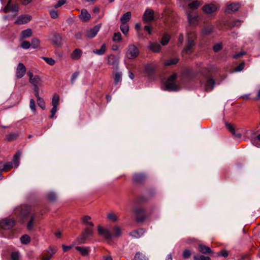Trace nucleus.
<instances>
[{"instance_id":"nucleus-1","label":"nucleus","mask_w":260,"mask_h":260,"mask_svg":"<svg viewBox=\"0 0 260 260\" xmlns=\"http://www.w3.org/2000/svg\"><path fill=\"white\" fill-rule=\"evenodd\" d=\"M176 75L173 74L166 81L164 87L165 90L170 91H176L179 89V87L176 84Z\"/></svg>"},{"instance_id":"nucleus-2","label":"nucleus","mask_w":260,"mask_h":260,"mask_svg":"<svg viewBox=\"0 0 260 260\" xmlns=\"http://www.w3.org/2000/svg\"><path fill=\"white\" fill-rule=\"evenodd\" d=\"M29 212V209L26 205H22L14 209V213L15 216L20 218V219H23L27 215Z\"/></svg>"},{"instance_id":"nucleus-3","label":"nucleus","mask_w":260,"mask_h":260,"mask_svg":"<svg viewBox=\"0 0 260 260\" xmlns=\"http://www.w3.org/2000/svg\"><path fill=\"white\" fill-rule=\"evenodd\" d=\"M139 54V49L134 44L129 45L125 53L126 57L129 59L136 58Z\"/></svg>"},{"instance_id":"nucleus-4","label":"nucleus","mask_w":260,"mask_h":260,"mask_svg":"<svg viewBox=\"0 0 260 260\" xmlns=\"http://www.w3.org/2000/svg\"><path fill=\"white\" fill-rule=\"evenodd\" d=\"M56 251L57 249L56 247L49 246L43 252L40 257L41 260H51Z\"/></svg>"},{"instance_id":"nucleus-5","label":"nucleus","mask_w":260,"mask_h":260,"mask_svg":"<svg viewBox=\"0 0 260 260\" xmlns=\"http://www.w3.org/2000/svg\"><path fill=\"white\" fill-rule=\"evenodd\" d=\"M195 37L193 35H188L185 46L184 47L183 52L189 54L192 51V47L195 45Z\"/></svg>"},{"instance_id":"nucleus-6","label":"nucleus","mask_w":260,"mask_h":260,"mask_svg":"<svg viewBox=\"0 0 260 260\" xmlns=\"http://www.w3.org/2000/svg\"><path fill=\"white\" fill-rule=\"evenodd\" d=\"M93 234V229L91 228H85L80 237L77 238L79 243H84L85 241L89 237L92 236Z\"/></svg>"},{"instance_id":"nucleus-7","label":"nucleus","mask_w":260,"mask_h":260,"mask_svg":"<svg viewBox=\"0 0 260 260\" xmlns=\"http://www.w3.org/2000/svg\"><path fill=\"white\" fill-rule=\"evenodd\" d=\"M29 76V82L34 86V87H39L42 84V80L41 78L38 76H34L32 72L28 73Z\"/></svg>"},{"instance_id":"nucleus-8","label":"nucleus","mask_w":260,"mask_h":260,"mask_svg":"<svg viewBox=\"0 0 260 260\" xmlns=\"http://www.w3.org/2000/svg\"><path fill=\"white\" fill-rule=\"evenodd\" d=\"M187 15L189 23L191 26L197 25L201 20L200 16L197 14H193L192 12H187Z\"/></svg>"},{"instance_id":"nucleus-9","label":"nucleus","mask_w":260,"mask_h":260,"mask_svg":"<svg viewBox=\"0 0 260 260\" xmlns=\"http://www.w3.org/2000/svg\"><path fill=\"white\" fill-rule=\"evenodd\" d=\"M15 224L14 220L11 218H5L0 221V227L5 230H9L14 226Z\"/></svg>"},{"instance_id":"nucleus-10","label":"nucleus","mask_w":260,"mask_h":260,"mask_svg":"<svg viewBox=\"0 0 260 260\" xmlns=\"http://www.w3.org/2000/svg\"><path fill=\"white\" fill-rule=\"evenodd\" d=\"M101 27V24H98L92 28H90L86 30L85 32V36L86 38L91 39L96 36L98 32L100 31Z\"/></svg>"},{"instance_id":"nucleus-11","label":"nucleus","mask_w":260,"mask_h":260,"mask_svg":"<svg viewBox=\"0 0 260 260\" xmlns=\"http://www.w3.org/2000/svg\"><path fill=\"white\" fill-rule=\"evenodd\" d=\"M19 10V6L12 3V0H9L6 6L4 8L5 13L17 12Z\"/></svg>"},{"instance_id":"nucleus-12","label":"nucleus","mask_w":260,"mask_h":260,"mask_svg":"<svg viewBox=\"0 0 260 260\" xmlns=\"http://www.w3.org/2000/svg\"><path fill=\"white\" fill-rule=\"evenodd\" d=\"M26 68L22 63H19L16 68V77L18 78H22L26 73Z\"/></svg>"},{"instance_id":"nucleus-13","label":"nucleus","mask_w":260,"mask_h":260,"mask_svg":"<svg viewBox=\"0 0 260 260\" xmlns=\"http://www.w3.org/2000/svg\"><path fill=\"white\" fill-rule=\"evenodd\" d=\"M143 19L145 22L152 21L154 19L153 10L151 9H146L143 14Z\"/></svg>"},{"instance_id":"nucleus-14","label":"nucleus","mask_w":260,"mask_h":260,"mask_svg":"<svg viewBox=\"0 0 260 260\" xmlns=\"http://www.w3.org/2000/svg\"><path fill=\"white\" fill-rule=\"evenodd\" d=\"M51 41L53 45L57 47H60L62 45V38L61 36L56 33L52 35Z\"/></svg>"},{"instance_id":"nucleus-15","label":"nucleus","mask_w":260,"mask_h":260,"mask_svg":"<svg viewBox=\"0 0 260 260\" xmlns=\"http://www.w3.org/2000/svg\"><path fill=\"white\" fill-rule=\"evenodd\" d=\"M106 60L107 61V63L109 65L113 66L115 67H117L119 61L118 58L115 56L114 55L111 54L108 55L106 57Z\"/></svg>"},{"instance_id":"nucleus-16","label":"nucleus","mask_w":260,"mask_h":260,"mask_svg":"<svg viewBox=\"0 0 260 260\" xmlns=\"http://www.w3.org/2000/svg\"><path fill=\"white\" fill-rule=\"evenodd\" d=\"M98 230L100 235L103 236L107 240L111 239L112 235L109 230L103 229L102 227L99 226Z\"/></svg>"},{"instance_id":"nucleus-17","label":"nucleus","mask_w":260,"mask_h":260,"mask_svg":"<svg viewBox=\"0 0 260 260\" xmlns=\"http://www.w3.org/2000/svg\"><path fill=\"white\" fill-rule=\"evenodd\" d=\"M202 10L206 14H210L215 12L217 10V7L215 5L210 4L205 5L202 8Z\"/></svg>"},{"instance_id":"nucleus-18","label":"nucleus","mask_w":260,"mask_h":260,"mask_svg":"<svg viewBox=\"0 0 260 260\" xmlns=\"http://www.w3.org/2000/svg\"><path fill=\"white\" fill-rule=\"evenodd\" d=\"M30 16L28 15H21L18 17L15 23L18 24L26 23L30 20Z\"/></svg>"},{"instance_id":"nucleus-19","label":"nucleus","mask_w":260,"mask_h":260,"mask_svg":"<svg viewBox=\"0 0 260 260\" xmlns=\"http://www.w3.org/2000/svg\"><path fill=\"white\" fill-rule=\"evenodd\" d=\"M240 8L239 4H231L228 5L226 9L225 10L226 13H231L237 11Z\"/></svg>"},{"instance_id":"nucleus-20","label":"nucleus","mask_w":260,"mask_h":260,"mask_svg":"<svg viewBox=\"0 0 260 260\" xmlns=\"http://www.w3.org/2000/svg\"><path fill=\"white\" fill-rule=\"evenodd\" d=\"M82 21L84 22H87L91 18L90 14L87 12L86 9H82L81 11L80 15L79 16Z\"/></svg>"},{"instance_id":"nucleus-21","label":"nucleus","mask_w":260,"mask_h":260,"mask_svg":"<svg viewBox=\"0 0 260 260\" xmlns=\"http://www.w3.org/2000/svg\"><path fill=\"white\" fill-rule=\"evenodd\" d=\"M148 47L154 52H159L161 48L160 44L156 42H150Z\"/></svg>"},{"instance_id":"nucleus-22","label":"nucleus","mask_w":260,"mask_h":260,"mask_svg":"<svg viewBox=\"0 0 260 260\" xmlns=\"http://www.w3.org/2000/svg\"><path fill=\"white\" fill-rule=\"evenodd\" d=\"M199 250L201 253L205 254L211 253L212 252L210 247L203 244L199 245Z\"/></svg>"},{"instance_id":"nucleus-23","label":"nucleus","mask_w":260,"mask_h":260,"mask_svg":"<svg viewBox=\"0 0 260 260\" xmlns=\"http://www.w3.org/2000/svg\"><path fill=\"white\" fill-rule=\"evenodd\" d=\"M32 34V30L30 28H27L23 30L20 35V40H22L24 39L30 37Z\"/></svg>"},{"instance_id":"nucleus-24","label":"nucleus","mask_w":260,"mask_h":260,"mask_svg":"<svg viewBox=\"0 0 260 260\" xmlns=\"http://www.w3.org/2000/svg\"><path fill=\"white\" fill-rule=\"evenodd\" d=\"M82 50L80 49H75L71 55V57L74 60L79 59L82 55Z\"/></svg>"},{"instance_id":"nucleus-25","label":"nucleus","mask_w":260,"mask_h":260,"mask_svg":"<svg viewBox=\"0 0 260 260\" xmlns=\"http://www.w3.org/2000/svg\"><path fill=\"white\" fill-rule=\"evenodd\" d=\"M21 154V152L18 151L14 155L12 163L14 168H17L19 165Z\"/></svg>"},{"instance_id":"nucleus-26","label":"nucleus","mask_w":260,"mask_h":260,"mask_svg":"<svg viewBox=\"0 0 260 260\" xmlns=\"http://www.w3.org/2000/svg\"><path fill=\"white\" fill-rule=\"evenodd\" d=\"M215 85V81L211 78L208 80L206 86H205V89L206 91H211L212 90Z\"/></svg>"},{"instance_id":"nucleus-27","label":"nucleus","mask_w":260,"mask_h":260,"mask_svg":"<svg viewBox=\"0 0 260 260\" xmlns=\"http://www.w3.org/2000/svg\"><path fill=\"white\" fill-rule=\"evenodd\" d=\"M75 248L83 256H86L88 254L89 249L88 247H84V246H77V247H76Z\"/></svg>"},{"instance_id":"nucleus-28","label":"nucleus","mask_w":260,"mask_h":260,"mask_svg":"<svg viewBox=\"0 0 260 260\" xmlns=\"http://www.w3.org/2000/svg\"><path fill=\"white\" fill-rule=\"evenodd\" d=\"M132 13L131 12H127L124 14L120 18L121 23H127L131 18Z\"/></svg>"},{"instance_id":"nucleus-29","label":"nucleus","mask_w":260,"mask_h":260,"mask_svg":"<svg viewBox=\"0 0 260 260\" xmlns=\"http://www.w3.org/2000/svg\"><path fill=\"white\" fill-rule=\"evenodd\" d=\"M106 50V45L105 44H103L100 49H94L93 50V53L98 55H102L105 54Z\"/></svg>"},{"instance_id":"nucleus-30","label":"nucleus","mask_w":260,"mask_h":260,"mask_svg":"<svg viewBox=\"0 0 260 260\" xmlns=\"http://www.w3.org/2000/svg\"><path fill=\"white\" fill-rule=\"evenodd\" d=\"M144 234V231L142 229H139L132 232L130 233V235L135 238H139Z\"/></svg>"},{"instance_id":"nucleus-31","label":"nucleus","mask_w":260,"mask_h":260,"mask_svg":"<svg viewBox=\"0 0 260 260\" xmlns=\"http://www.w3.org/2000/svg\"><path fill=\"white\" fill-rule=\"evenodd\" d=\"M145 178L144 174H136L133 176V179L135 182H140Z\"/></svg>"},{"instance_id":"nucleus-32","label":"nucleus","mask_w":260,"mask_h":260,"mask_svg":"<svg viewBox=\"0 0 260 260\" xmlns=\"http://www.w3.org/2000/svg\"><path fill=\"white\" fill-rule=\"evenodd\" d=\"M91 217L89 216H84L82 219V223L84 224L89 225L91 227L93 226L94 224L93 222L89 221Z\"/></svg>"},{"instance_id":"nucleus-33","label":"nucleus","mask_w":260,"mask_h":260,"mask_svg":"<svg viewBox=\"0 0 260 260\" xmlns=\"http://www.w3.org/2000/svg\"><path fill=\"white\" fill-rule=\"evenodd\" d=\"M178 60L179 59L177 58H172L166 60L164 62V64L165 66H171L176 64L178 62Z\"/></svg>"},{"instance_id":"nucleus-34","label":"nucleus","mask_w":260,"mask_h":260,"mask_svg":"<svg viewBox=\"0 0 260 260\" xmlns=\"http://www.w3.org/2000/svg\"><path fill=\"white\" fill-rule=\"evenodd\" d=\"M31 46L32 48L36 49L38 48L40 45V41L37 38H33L31 41Z\"/></svg>"},{"instance_id":"nucleus-35","label":"nucleus","mask_w":260,"mask_h":260,"mask_svg":"<svg viewBox=\"0 0 260 260\" xmlns=\"http://www.w3.org/2000/svg\"><path fill=\"white\" fill-rule=\"evenodd\" d=\"M122 80V74L120 72H116L114 77V84L118 85L121 83Z\"/></svg>"},{"instance_id":"nucleus-36","label":"nucleus","mask_w":260,"mask_h":260,"mask_svg":"<svg viewBox=\"0 0 260 260\" xmlns=\"http://www.w3.org/2000/svg\"><path fill=\"white\" fill-rule=\"evenodd\" d=\"M155 67L152 64H148L145 66V71L148 74H151L155 70Z\"/></svg>"},{"instance_id":"nucleus-37","label":"nucleus","mask_w":260,"mask_h":260,"mask_svg":"<svg viewBox=\"0 0 260 260\" xmlns=\"http://www.w3.org/2000/svg\"><path fill=\"white\" fill-rule=\"evenodd\" d=\"M121 31L125 35L127 34L129 31V26L127 23H121L120 25Z\"/></svg>"},{"instance_id":"nucleus-38","label":"nucleus","mask_w":260,"mask_h":260,"mask_svg":"<svg viewBox=\"0 0 260 260\" xmlns=\"http://www.w3.org/2000/svg\"><path fill=\"white\" fill-rule=\"evenodd\" d=\"M201 3L198 1H195L188 4V7L191 9H197L200 6Z\"/></svg>"},{"instance_id":"nucleus-39","label":"nucleus","mask_w":260,"mask_h":260,"mask_svg":"<svg viewBox=\"0 0 260 260\" xmlns=\"http://www.w3.org/2000/svg\"><path fill=\"white\" fill-rule=\"evenodd\" d=\"M147 258L146 257L145 255L140 253L137 252L134 257V259L133 260H147Z\"/></svg>"},{"instance_id":"nucleus-40","label":"nucleus","mask_w":260,"mask_h":260,"mask_svg":"<svg viewBox=\"0 0 260 260\" xmlns=\"http://www.w3.org/2000/svg\"><path fill=\"white\" fill-rule=\"evenodd\" d=\"M170 39V36L168 35H165L162 36L160 43L162 46L166 45L169 42Z\"/></svg>"},{"instance_id":"nucleus-41","label":"nucleus","mask_w":260,"mask_h":260,"mask_svg":"<svg viewBox=\"0 0 260 260\" xmlns=\"http://www.w3.org/2000/svg\"><path fill=\"white\" fill-rule=\"evenodd\" d=\"M30 237L27 235H23L20 238V241L23 244H27L30 242Z\"/></svg>"},{"instance_id":"nucleus-42","label":"nucleus","mask_w":260,"mask_h":260,"mask_svg":"<svg viewBox=\"0 0 260 260\" xmlns=\"http://www.w3.org/2000/svg\"><path fill=\"white\" fill-rule=\"evenodd\" d=\"M59 96L57 94H54L53 96L52 100V105L53 107H57L59 103Z\"/></svg>"},{"instance_id":"nucleus-43","label":"nucleus","mask_w":260,"mask_h":260,"mask_svg":"<svg viewBox=\"0 0 260 260\" xmlns=\"http://www.w3.org/2000/svg\"><path fill=\"white\" fill-rule=\"evenodd\" d=\"M194 260H211L210 257L203 255H196L193 257Z\"/></svg>"},{"instance_id":"nucleus-44","label":"nucleus","mask_w":260,"mask_h":260,"mask_svg":"<svg viewBox=\"0 0 260 260\" xmlns=\"http://www.w3.org/2000/svg\"><path fill=\"white\" fill-rule=\"evenodd\" d=\"M121 229L117 226H114L113 228V236L118 237L121 235Z\"/></svg>"},{"instance_id":"nucleus-45","label":"nucleus","mask_w":260,"mask_h":260,"mask_svg":"<svg viewBox=\"0 0 260 260\" xmlns=\"http://www.w3.org/2000/svg\"><path fill=\"white\" fill-rule=\"evenodd\" d=\"M213 30V27L212 26H208L203 28L202 29V33L204 35H208L210 34Z\"/></svg>"},{"instance_id":"nucleus-46","label":"nucleus","mask_w":260,"mask_h":260,"mask_svg":"<svg viewBox=\"0 0 260 260\" xmlns=\"http://www.w3.org/2000/svg\"><path fill=\"white\" fill-rule=\"evenodd\" d=\"M18 136L17 133H12L7 135V139L9 141H12L15 140Z\"/></svg>"},{"instance_id":"nucleus-47","label":"nucleus","mask_w":260,"mask_h":260,"mask_svg":"<svg viewBox=\"0 0 260 260\" xmlns=\"http://www.w3.org/2000/svg\"><path fill=\"white\" fill-rule=\"evenodd\" d=\"M14 168L12 162H7L4 163L3 171H8L11 168Z\"/></svg>"},{"instance_id":"nucleus-48","label":"nucleus","mask_w":260,"mask_h":260,"mask_svg":"<svg viewBox=\"0 0 260 260\" xmlns=\"http://www.w3.org/2000/svg\"><path fill=\"white\" fill-rule=\"evenodd\" d=\"M20 46L23 49H28L30 47L31 44L29 42L27 41H23L21 43Z\"/></svg>"},{"instance_id":"nucleus-49","label":"nucleus","mask_w":260,"mask_h":260,"mask_svg":"<svg viewBox=\"0 0 260 260\" xmlns=\"http://www.w3.org/2000/svg\"><path fill=\"white\" fill-rule=\"evenodd\" d=\"M107 218L109 220L112 221H116L118 220L116 215L113 213H109L107 214Z\"/></svg>"},{"instance_id":"nucleus-50","label":"nucleus","mask_w":260,"mask_h":260,"mask_svg":"<svg viewBox=\"0 0 260 260\" xmlns=\"http://www.w3.org/2000/svg\"><path fill=\"white\" fill-rule=\"evenodd\" d=\"M42 58L46 63L50 66H53L55 64V61L52 58L43 57Z\"/></svg>"},{"instance_id":"nucleus-51","label":"nucleus","mask_w":260,"mask_h":260,"mask_svg":"<svg viewBox=\"0 0 260 260\" xmlns=\"http://www.w3.org/2000/svg\"><path fill=\"white\" fill-rule=\"evenodd\" d=\"M37 101L39 106L43 109H45V104L44 100L41 98H39Z\"/></svg>"},{"instance_id":"nucleus-52","label":"nucleus","mask_w":260,"mask_h":260,"mask_svg":"<svg viewBox=\"0 0 260 260\" xmlns=\"http://www.w3.org/2000/svg\"><path fill=\"white\" fill-rule=\"evenodd\" d=\"M251 142L253 145L257 147H260V142L257 137L252 138L251 139Z\"/></svg>"},{"instance_id":"nucleus-53","label":"nucleus","mask_w":260,"mask_h":260,"mask_svg":"<svg viewBox=\"0 0 260 260\" xmlns=\"http://www.w3.org/2000/svg\"><path fill=\"white\" fill-rule=\"evenodd\" d=\"M121 39V35L120 32H116L114 34L113 41L114 42L120 41Z\"/></svg>"},{"instance_id":"nucleus-54","label":"nucleus","mask_w":260,"mask_h":260,"mask_svg":"<svg viewBox=\"0 0 260 260\" xmlns=\"http://www.w3.org/2000/svg\"><path fill=\"white\" fill-rule=\"evenodd\" d=\"M79 73L78 72H76L73 74L71 79V83L73 85L74 84L76 80L77 79L79 76Z\"/></svg>"},{"instance_id":"nucleus-55","label":"nucleus","mask_w":260,"mask_h":260,"mask_svg":"<svg viewBox=\"0 0 260 260\" xmlns=\"http://www.w3.org/2000/svg\"><path fill=\"white\" fill-rule=\"evenodd\" d=\"M244 66L245 63L244 62H242L239 66H238L234 69V71L235 72H241L243 70Z\"/></svg>"},{"instance_id":"nucleus-56","label":"nucleus","mask_w":260,"mask_h":260,"mask_svg":"<svg viewBox=\"0 0 260 260\" xmlns=\"http://www.w3.org/2000/svg\"><path fill=\"white\" fill-rule=\"evenodd\" d=\"M34 216H31L30 217V219L29 221H28L27 225V228L30 230L32 229L33 225H34Z\"/></svg>"},{"instance_id":"nucleus-57","label":"nucleus","mask_w":260,"mask_h":260,"mask_svg":"<svg viewBox=\"0 0 260 260\" xmlns=\"http://www.w3.org/2000/svg\"><path fill=\"white\" fill-rule=\"evenodd\" d=\"M20 254L18 252H13L11 254V260H19Z\"/></svg>"},{"instance_id":"nucleus-58","label":"nucleus","mask_w":260,"mask_h":260,"mask_svg":"<svg viewBox=\"0 0 260 260\" xmlns=\"http://www.w3.org/2000/svg\"><path fill=\"white\" fill-rule=\"evenodd\" d=\"M49 14L51 17L53 19H56L58 17L57 12L54 10H51L49 11Z\"/></svg>"},{"instance_id":"nucleus-59","label":"nucleus","mask_w":260,"mask_h":260,"mask_svg":"<svg viewBox=\"0 0 260 260\" xmlns=\"http://www.w3.org/2000/svg\"><path fill=\"white\" fill-rule=\"evenodd\" d=\"M226 127L232 134H235V129L231 124L226 123Z\"/></svg>"},{"instance_id":"nucleus-60","label":"nucleus","mask_w":260,"mask_h":260,"mask_svg":"<svg viewBox=\"0 0 260 260\" xmlns=\"http://www.w3.org/2000/svg\"><path fill=\"white\" fill-rule=\"evenodd\" d=\"M222 48V44L221 43H217L214 45L213 49L214 52H217Z\"/></svg>"},{"instance_id":"nucleus-61","label":"nucleus","mask_w":260,"mask_h":260,"mask_svg":"<svg viewBox=\"0 0 260 260\" xmlns=\"http://www.w3.org/2000/svg\"><path fill=\"white\" fill-rule=\"evenodd\" d=\"M191 255L190 251L188 249H185L183 252V257L184 258H188Z\"/></svg>"},{"instance_id":"nucleus-62","label":"nucleus","mask_w":260,"mask_h":260,"mask_svg":"<svg viewBox=\"0 0 260 260\" xmlns=\"http://www.w3.org/2000/svg\"><path fill=\"white\" fill-rule=\"evenodd\" d=\"M67 1L66 0H59L57 4H55L54 6V7L56 9L58 8V7L62 6L63 5L65 4L66 3Z\"/></svg>"},{"instance_id":"nucleus-63","label":"nucleus","mask_w":260,"mask_h":260,"mask_svg":"<svg viewBox=\"0 0 260 260\" xmlns=\"http://www.w3.org/2000/svg\"><path fill=\"white\" fill-rule=\"evenodd\" d=\"M48 198L49 200L53 201L55 200L56 198V194L54 192H49L48 194Z\"/></svg>"},{"instance_id":"nucleus-64","label":"nucleus","mask_w":260,"mask_h":260,"mask_svg":"<svg viewBox=\"0 0 260 260\" xmlns=\"http://www.w3.org/2000/svg\"><path fill=\"white\" fill-rule=\"evenodd\" d=\"M29 107L32 111L35 112L36 111V104L33 99L30 100Z\"/></svg>"}]
</instances>
